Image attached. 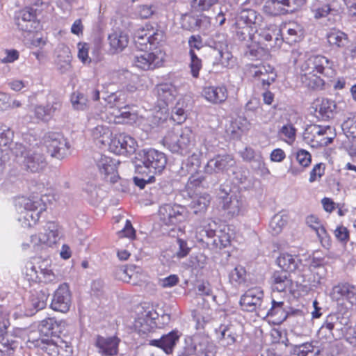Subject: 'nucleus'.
<instances>
[{
    "instance_id": "obj_1",
    "label": "nucleus",
    "mask_w": 356,
    "mask_h": 356,
    "mask_svg": "<svg viewBox=\"0 0 356 356\" xmlns=\"http://www.w3.org/2000/svg\"><path fill=\"white\" fill-rule=\"evenodd\" d=\"M47 198V195H44L35 196L32 198L22 197L19 200L17 206L19 213L18 220L22 227H29L36 224L41 213L47 209L45 200Z\"/></svg>"
},
{
    "instance_id": "obj_2",
    "label": "nucleus",
    "mask_w": 356,
    "mask_h": 356,
    "mask_svg": "<svg viewBox=\"0 0 356 356\" xmlns=\"http://www.w3.org/2000/svg\"><path fill=\"white\" fill-rule=\"evenodd\" d=\"M192 129L188 127L169 131L163 139V145L171 152L185 156L188 154L195 143Z\"/></svg>"
},
{
    "instance_id": "obj_3",
    "label": "nucleus",
    "mask_w": 356,
    "mask_h": 356,
    "mask_svg": "<svg viewBox=\"0 0 356 356\" xmlns=\"http://www.w3.org/2000/svg\"><path fill=\"white\" fill-rule=\"evenodd\" d=\"M291 58L304 74L315 71L320 74H328V71L332 70V63L323 56H312L300 49H294L291 52Z\"/></svg>"
},
{
    "instance_id": "obj_4",
    "label": "nucleus",
    "mask_w": 356,
    "mask_h": 356,
    "mask_svg": "<svg viewBox=\"0 0 356 356\" xmlns=\"http://www.w3.org/2000/svg\"><path fill=\"white\" fill-rule=\"evenodd\" d=\"M136 159V170L142 174L160 173L167 163L165 154L154 149H143L139 151Z\"/></svg>"
},
{
    "instance_id": "obj_5",
    "label": "nucleus",
    "mask_w": 356,
    "mask_h": 356,
    "mask_svg": "<svg viewBox=\"0 0 356 356\" xmlns=\"http://www.w3.org/2000/svg\"><path fill=\"white\" fill-rule=\"evenodd\" d=\"M11 151L15 156L16 161L32 172H39L46 165L44 155L33 149H27L21 143H15Z\"/></svg>"
},
{
    "instance_id": "obj_6",
    "label": "nucleus",
    "mask_w": 356,
    "mask_h": 356,
    "mask_svg": "<svg viewBox=\"0 0 356 356\" xmlns=\"http://www.w3.org/2000/svg\"><path fill=\"white\" fill-rule=\"evenodd\" d=\"M24 278L31 282L55 283L57 277L54 273L48 259L42 260L38 266L32 262H27L24 269Z\"/></svg>"
},
{
    "instance_id": "obj_7",
    "label": "nucleus",
    "mask_w": 356,
    "mask_h": 356,
    "mask_svg": "<svg viewBox=\"0 0 356 356\" xmlns=\"http://www.w3.org/2000/svg\"><path fill=\"white\" fill-rule=\"evenodd\" d=\"M261 16L252 9H243L238 13L235 25L238 29L237 33L241 35L242 40H245L246 36L250 38L251 32L261 22Z\"/></svg>"
},
{
    "instance_id": "obj_8",
    "label": "nucleus",
    "mask_w": 356,
    "mask_h": 356,
    "mask_svg": "<svg viewBox=\"0 0 356 356\" xmlns=\"http://www.w3.org/2000/svg\"><path fill=\"white\" fill-rule=\"evenodd\" d=\"M267 300H264V292L259 288L248 290L240 300V304L245 311L256 312L257 316L264 317Z\"/></svg>"
},
{
    "instance_id": "obj_9",
    "label": "nucleus",
    "mask_w": 356,
    "mask_h": 356,
    "mask_svg": "<svg viewBox=\"0 0 356 356\" xmlns=\"http://www.w3.org/2000/svg\"><path fill=\"white\" fill-rule=\"evenodd\" d=\"M44 143L52 157L62 159L68 154L70 145L67 139L59 132L47 133L44 136Z\"/></svg>"
},
{
    "instance_id": "obj_10",
    "label": "nucleus",
    "mask_w": 356,
    "mask_h": 356,
    "mask_svg": "<svg viewBox=\"0 0 356 356\" xmlns=\"http://www.w3.org/2000/svg\"><path fill=\"white\" fill-rule=\"evenodd\" d=\"M164 54L160 49L154 52L138 51L134 55L133 63L143 70H153L162 65Z\"/></svg>"
},
{
    "instance_id": "obj_11",
    "label": "nucleus",
    "mask_w": 356,
    "mask_h": 356,
    "mask_svg": "<svg viewBox=\"0 0 356 356\" xmlns=\"http://www.w3.org/2000/svg\"><path fill=\"white\" fill-rule=\"evenodd\" d=\"M165 33L159 28H154L150 24L138 29L134 33V40L136 44L143 45L149 43L156 46L163 42Z\"/></svg>"
},
{
    "instance_id": "obj_12",
    "label": "nucleus",
    "mask_w": 356,
    "mask_h": 356,
    "mask_svg": "<svg viewBox=\"0 0 356 356\" xmlns=\"http://www.w3.org/2000/svg\"><path fill=\"white\" fill-rule=\"evenodd\" d=\"M108 145L111 152L119 155L131 154L135 152L137 147L136 140L125 134L115 135L111 138Z\"/></svg>"
},
{
    "instance_id": "obj_13",
    "label": "nucleus",
    "mask_w": 356,
    "mask_h": 356,
    "mask_svg": "<svg viewBox=\"0 0 356 356\" xmlns=\"http://www.w3.org/2000/svg\"><path fill=\"white\" fill-rule=\"evenodd\" d=\"M159 216L164 225H176L186 219V209L178 204H163L159 208Z\"/></svg>"
},
{
    "instance_id": "obj_14",
    "label": "nucleus",
    "mask_w": 356,
    "mask_h": 356,
    "mask_svg": "<svg viewBox=\"0 0 356 356\" xmlns=\"http://www.w3.org/2000/svg\"><path fill=\"white\" fill-rule=\"evenodd\" d=\"M71 303L72 296L68 285L65 283L60 284L53 295L51 308L56 312L66 313L69 311Z\"/></svg>"
},
{
    "instance_id": "obj_15",
    "label": "nucleus",
    "mask_w": 356,
    "mask_h": 356,
    "mask_svg": "<svg viewBox=\"0 0 356 356\" xmlns=\"http://www.w3.org/2000/svg\"><path fill=\"white\" fill-rule=\"evenodd\" d=\"M235 164L234 157L231 154H218L208 161L204 166V172L208 175L224 172Z\"/></svg>"
},
{
    "instance_id": "obj_16",
    "label": "nucleus",
    "mask_w": 356,
    "mask_h": 356,
    "mask_svg": "<svg viewBox=\"0 0 356 356\" xmlns=\"http://www.w3.org/2000/svg\"><path fill=\"white\" fill-rule=\"evenodd\" d=\"M37 9L26 8L18 12L15 16V22L17 29L22 32H32L38 26L36 20Z\"/></svg>"
},
{
    "instance_id": "obj_17",
    "label": "nucleus",
    "mask_w": 356,
    "mask_h": 356,
    "mask_svg": "<svg viewBox=\"0 0 356 356\" xmlns=\"http://www.w3.org/2000/svg\"><path fill=\"white\" fill-rule=\"evenodd\" d=\"M248 70L250 75L254 79L255 81H260L263 87L270 86L276 77L273 67L269 65H251Z\"/></svg>"
},
{
    "instance_id": "obj_18",
    "label": "nucleus",
    "mask_w": 356,
    "mask_h": 356,
    "mask_svg": "<svg viewBox=\"0 0 356 356\" xmlns=\"http://www.w3.org/2000/svg\"><path fill=\"white\" fill-rule=\"evenodd\" d=\"M117 164L116 160L105 155H102L97 162V165L104 179L111 183H115L119 179L116 170Z\"/></svg>"
},
{
    "instance_id": "obj_19",
    "label": "nucleus",
    "mask_w": 356,
    "mask_h": 356,
    "mask_svg": "<svg viewBox=\"0 0 356 356\" xmlns=\"http://www.w3.org/2000/svg\"><path fill=\"white\" fill-rule=\"evenodd\" d=\"M60 231L58 225L54 222H49L44 227V232L39 235L38 237L36 236H31V242L35 244L38 241L40 243L45 244L48 246H52L56 244L60 239Z\"/></svg>"
},
{
    "instance_id": "obj_20",
    "label": "nucleus",
    "mask_w": 356,
    "mask_h": 356,
    "mask_svg": "<svg viewBox=\"0 0 356 356\" xmlns=\"http://www.w3.org/2000/svg\"><path fill=\"white\" fill-rule=\"evenodd\" d=\"M95 118L90 117L86 126L88 131L90 132L91 137L97 143L106 145L108 144L111 138L112 132L108 127L97 124H95Z\"/></svg>"
},
{
    "instance_id": "obj_21",
    "label": "nucleus",
    "mask_w": 356,
    "mask_h": 356,
    "mask_svg": "<svg viewBox=\"0 0 356 356\" xmlns=\"http://www.w3.org/2000/svg\"><path fill=\"white\" fill-rule=\"evenodd\" d=\"M222 192L225 193V195L221 196L222 209L232 217L242 214L245 210V202L243 198L236 195L229 196L224 190H222Z\"/></svg>"
},
{
    "instance_id": "obj_22",
    "label": "nucleus",
    "mask_w": 356,
    "mask_h": 356,
    "mask_svg": "<svg viewBox=\"0 0 356 356\" xmlns=\"http://www.w3.org/2000/svg\"><path fill=\"white\" fill-rule=\"evenodd\" d=\"M331 298L335 301L347 300L350 305H356V292L353 286L347 283L333 287Z\"/></svg>"
},
{
    "instance_id": "obj_23",
    "label": "nucleus",
    "mask_w": 356,
    "mask_h": 356,
    "mask_svg": "<svg viewBox=\"0 0 356 356\" xmlns=\"http://www.w3.org/2000/svg\"><path fill=\"white\" fill-rule=\"evenodd\" d=\"M120 341V339L116 337L98 336L95 341V346L99 353L106 356H113L118 353Z\"/></svg>"
},
{
    "instance_id": "obj_24",
    "label": "nucleus",
    "mask_w": 356,
    "mask_h": 356,
    "mask_svg": "<svg viewBox=\"0 0 356 356\" xmlns=\"http://www.w3.org/2000/svg\"><path fill=\"white\" fill-rule=\"evenodd\" d=\"M110 51L113 54L122 51L129 44V35L120 29L113 30L108 36Z\"/></svg>"
},
{
    "instance_id": "obj_25",
    "label": "nucleus",
    "mask_w": 356,
    "mask_h": 356,
    "mask_svg": "<svg viewBox=\"0 0 356 356\" xmlns=\"http://www.w3.org/2000/svg\"><path fill=\"white\" fill-rule=\"evenodd\" d=\"M179 339V336L175 331H172L168 334L163 335L159 339L149 341V345L156 346L162 349L165 353L170 354Z\"/></svg>"
},
{
    "instance_id": "obj_26",
    "label": "nucleus",
    "mask_w": 356,
    "mask_h": 356,
    "mask_svg": "<svg viewBox=\"0 0 356 356\" xmlns=\"http://www.w3.org/2000/svg\"><path fill=\"white\" fill-rule=\"evenodd\" d=\"M291 279L288 272L275 271L271 277V288L273 291L283 292L290 289Z\"/></svg>"
},
{
    "instance_id": "obj_27",
    "label": "nucleus",
    "mask_w": 356,
    "mask_h": 356,
    "mask_svg": "<svg viewBox=\"0 0 356 356\" xmlns=\"http://www.w3.org/2000/svg\"><path fill=\"white\" fill-rule=\"evenodd\" d=\"M316 112L318 113V117L321 120H327L333 118L337 113V105L332 100L323 99L316 105Z\"/></svg>"
},
{
    "instance_id": "obj_28",
    "label": "nucleus",
    "mask_w": 356,
    "mask_h": 356,
    "mask_svg": "<svg viewBox=\"0 0 356 356\" xmlns=\"http://www.w3.org/2000/svg\"><path fill=\"white\" fill-rule=\"evenodd\" d=\"M271 307L268 308V302H267L265 307V314L263 318L266 317H275L277 323H282L288 317V312H286L283 306L284 302L282 301L277 302L274 299L271 301Z\"/></svg>"
},
{
    "instance_id": "obj_29",
    "label": "nucleus",
    "mask_w": 356,
    "mask_h": 356,
    "mask_svg": "<svg viewBox=\"0 0 356 356\" xmlns=\"http://www.w3.org/2000/svg\"><path fill=\"white\" fill-rule=\"evenodd\" d=\"M306 223L310 228L316 232V236L323 245H325L323 244L324 243L328 244V234L319 218L316 216H308L306 218Z\"/></svg>"
},
{
    "instance_id": "obj_30",
    "label": "nucleus",
    "mask_w": 356,
    "mask_h": 356,
    "mask_svg": "<svg viewBox=\"0 0 356 356\" xmlns=\"http://www.w3.org/2000/svg\"><path fill=\"white\" fill-rule=\"evenodd\" d=\"M120 96L118 91L112 92L109 90H95L94 99L95 100L102 99V102H101L102 104H104L105 106L113 108L119 106L121 99Z\"/></svg>"
},
{
    "instance_id": "obj_31",
    "label": "nucleus",
    "mask_w": 356,
    "mask_h": 356,
    "mask_svg": "<svg viewBox=\"0 0 356 356\" xmlns=\"http://www.w3.org/2000/svg\"><path fill=\"white\" fill-rule=\"evenodd\" d=\"M328 43L333 48H344L348 44V35L338 29H332L326 35Z\"/></svg>"
},
{
    "instance_id": "obj_32",
    "label": "nucleus",
    "mask_w": 356,
    "mask_h": 356,
    "mask_svg": "<svg viewBox=\"0 0 356 356\" xmlns=\"http://www.w3.org/2000/svg\"><path fill=\"white\" fill-rule=\"evenodd\" d=\"M339 317L337 314H330L327 316L326 320L322 325L319 330V334L323 335L328 340L331 341L334 337L332 330L337 327L338 330L341 329L339 322Z\"/></svg>"
},
{
    "instance_id": "obj_33",
    "label": "nucleus",
    "mask_w": 356,
    "mask_h": 356,
    "mask_svg": "<svg viewBox=\"0 0 356 356\" xmlns=\"http://www.w3.org/2000/svg\"><path fill=\"white\" fill-rule=\"evenodd\" d=\"M332 131V127L330 126H320L313 124L309 126L303 134V138L305 141L309 145L311 143H315L316 140H320L321 134H326V131Z\"/></svg>"
},
{
    "instance_id": "obj_34",
    "label": "nucleus",
    "mask_w": 356,
    "mask_h": 356,
    "mask_svg": "<svg viewBox=\"0 0 356 356\" xmlns=\"http://www.w3.org/2000/svg\"><path fill=\"white\" fill-rule=\"evenodd\" d=\"M285 38L289 44H293L300 41L304 35V30L302 26L298 23L292 22L285 25Z\"/></svg>"
},
{
    "instance_id": "obj_35",
    "label": "nucleus",
    "mask_w": 356,
    "mask_h": 356,
    "mask_svg": "<svg viewBox=\"0 0 356 356\" xmlns=\"http://www.w3.org/2000/svg\"><path fill=\"white\" fill-rule=\"evenodd\" d=\"M211 197L207 193L196 195L193 197L190 203V207L193 209L194 213H204L210 204Z\"/></svg>"
},
{
    "instance_id": "obj_36",
    "label": "nucleus",
    "mask_w": 356,
    "mask_h": 356,
    "mask_svg": "<svg viewBox=\"0 0 356 356\" xmlns=\"http://www.w3.org/2000/svg\"><path fill=\"white\" fill-rule=\"evenodd\" d=\"M277 265L282 271L293 272L298 266L299 259L288 253H282L277 259Z\"/></svg>"
},
{
    "instance_id": "obj_37",
    "label": "nucleus",
    "mask_w": 356,
    "mask_h": 356,
    "mask_svg": "<svg viewBox=\"0 0 356 356\" xmlns=\"http://www.w3.org/2000/svg\"><path fill=\"white\" fill-rule=\"evenodd\" d=\"M286 0H268L264 6L266 13L271 15H279L289 13L286 8Z\"/></svg>"
},
{
    "instance_id": "obj_38",
    "label": "nucleus",
    "mask_w": 356,
    "mask_h": 356,
    "mask_svg": "<svg viewBox=\"0 0 356 356\" xmlns=\"http://www.w3.org/2000/svg\"><path fill=\"white\" fill-rule=\"evenodd\" d=\"M220 225L216 220L212 219H207L204 220L202 225L197 228V232H198L201 236H206L208 238H213L220 231Z\"/></svg>"
},
{
    "instance_id": "obj_39",
    "label": "nucleus",
    "mask_w": 356,
    "mask_h": 356,
    "mask_svg": "<svg viewBox=\"0 0 356 356\" xmlns=\"http://www.w3.org/2000/svg\"><path fill=\"white\" fill-rule=\"evenodd\" d=\"M303 87L307 89H320L324 85L323 80L314 73L304 74L301 76Z\"/></svg>"
},
{
    "instance_id": "obj_40",
    "label": "nucleus",
    "mask_w": 356,
    "mask_h": 356,
    "mask_svg": "<svg viewBox=\"0 0 356 356\" xmlns=\"http://www.w3.org/2000/svg\"><path fill=\"white\" fill-rule=\"evenodd\" d=\"M312 12L316 19H321L327 17L329 14H332L335 10L331 8V6L328 3H323L320 1H315L312 6Z\"/></svg>"
},
{
    "instance_id": "obj_41",
    "label": "nucleus",
    "mask_w": 356,
    "mask_h": 356,
    "mask_svg": "<svg viewBox=\"0 0 356 356\" xmlns=\"http://www.w3.org/2000/svg\"><path fill=\"white\" fill-rule=\"evenodd\" d=\"M295 353L298 356H318L320 353L319 347L313 342H307L296 346Z\"/></svg>"
},
{
    "instance_id": "obj_42",
    "label": "nucleus",
    "mask_w": 356,
    "mask_h": 356,
    "mask_svg": "<svg viewBox=\"0 0 356 356\" xmlns=\"http://www.w3.org/2000/svg\"><path fill=\"white\" fill-rule=\"evenodd\" d=\"M287 223V217L281 213L275 214L271 219L269 227L272 234H280Z\"/></svg>"
},
{
    "instance_id": "obj_43",
    "label": "nucleus",
    "mask_w": 356,
    "mask_h": 356,
    "mask_svg": "<svg viewBox=\"0 0 356 356\" xmlns=\"http://www.w3.org/2000/svg\"><path fill=\"white\" fill-rule=\"evenodd\" d=\"M202 95L213 104L222 103L227 98V90H202Z\"/></svg>"
},
{
    "instance_id": "obj_44",
    "label": "nucleus",
    "mask_w": 356,
    "mask_h": 356,
    "mask_svg": "<svg viewBox=\"0 0 356 356\" xmlns=\"http://www.w3.org/2000/svg\"><path fill=\"white\" fill-rule=\"evenodd\" d=\"M229 282L234 286L244 284L246 280V271L242 266H236L229 275Z\"/></svg>"
},
{
    "instance_id": "obj_45",
    "label": "nucleus",
    "mask_w": 356,
    "mask_h": 356,
    "mask_svg": "<svg viewBox=\"0 0 356 356\" xmlns=\"http://www.w3.org/2000/svg\"><path fill=\"white\" fill-rule=\"evenodd\" d=\"M281 30L277 29L275 26H271L267 29L261 30L259 33L261 40L270 42L273 38L275 37V45L280 44L282 40L278 38L280 35Z\"/></svg>"
},
{
    "instance_id": "obj_46",
    "label": "nucleus",
    "mask_w": 356,
    "mask_h": 356,
    "mask_svg": "<svg viewBox=\"0 0 356 356\" xmlns=\"http://www.w3.org/2000/svg\"><path fill=\"white\" fill-rule=\"evenodd\" d=\"M296 129L291 124L283 125L278 131V136L289 144H291L296 139Z\"/></svg>"
},
{
    "instance_id": "obj_47",
    "label": "nucleus",
    "mask_w": 356,
    "mask_h": 356,
    "mask_svg": "<svg viewBox=\"0 0 356 356\" xmlns=\"http://www.w3.org/2000/svg\"><path fill=\"white\" fill-rule=\"evenodd\" d=\"M71 103L74 109L83 110L86 108L88 103V98L81 90H76L71 95Z\"/></svg>"
},
{
    "instance_id": "obj_48",
    "label": "nucleus",
    "mask_w": 356,
    "mask_h": 356,
    "mask_svg": "<svg viewBox=\"0 0 356 356\" xmlns=\"http://www.w3.org/2000/svg\"><path fill=\"white\" fill-rule=\"evenodd\" d=\"M18 342L8 336H2L0 338V353L3 355H10L17 348Z\"/></svg>"
},
{
    "instance_id": "obj_49",
    "label": "nucleus",
    "mask_w": 356,
    "mask_h": 356,
    "mask_svg": "<svg viewBox=\"0 0 356 356\" xmlns=\"http://www.w3.org/2000/svg\"><path fill=\"white\" fill-rule=\"evenodd\" d=\"M157 105L156 108H167L168 104L172 102L175 97V95L172 90H157Z\"/></svg>"
},
{
    "instance_id": "obj_50",
    "label": "nucleus",
    "mask_w": 356,
    "mask_h": 356,
    "mask_svg": "<svg viewBox=\"0 0 356 356\" xmlns=\"http://www.w3.org/2000/svg\"><path fill=\"white\" fill-rule=\"evenodd\" d=\"M219 330L221 334L220 341L222 345L229 346L235 342V334L232 330L231 327L222 325L220 326Z\"/></svg>"
},
{
    "instance_id": "obj_51",
    "label": "nucleus",
    "mask_w": 356,
    "mask_h": 356,
    "mask_svg": "<svg viewBox=\"0 0 356 356\" xmlns=\"http://www.w3.org/2000/svg\"><path fill=\"white\" fill-rule=\"evenodd\" d=\"M218 1V0H192L191 6L195 11H205L209 10Z\"/></svg>"
},
{
    "instance_id": "obj_52",
    "label": "nucleus",
    "mask_w": 356,
    "mask_h": 356,
    "mask_svg": "<svg viewBox=\"0 0 356 356\" xmlns=\"http://www.w3.org/2000/svg\"><path fill=\"white\" fill-rule=\"evenodd\" d=\"M21 103L18 100H11L10 97L6 92L0 91V111H5L10 108L19 107Z\"/></svg>"
},
{
    "instance_id": "obj_53",
    "label": "nucleus",
    "mask_w": 356,
    "mask_h": 356,
    "mask_svg": "<svg viewBox=\"0 0 356 356\" xmlns=\"http://www.w3.org/2000/svg\"><path fill=\"white\" fill-rule=\"evenodd\" d=\"M334 136L335 134L332 128V131H326V134H321L320 140L318 139L315 143H311L310 146L316 148L327 146L332 142Z\"/></svg>"
},
{
    "instance_id": "obj_54",
    "label": "nucleus",
    "mask_w": 356,
    "mask_h": 356,
    "mask_svg": "<svg viewBox=\"0 0 356 356\" xmlns=\"http://www.w3.org/2000/svg\"><path fill=\"white\" fill-rule=\"evenodd\" d=\"M63 56L60 55L58 56L57 65L62 72H65L71 67V56L67 48L63 49Z\"/></svg>"
},
{
    "instance_id": "obj_55",
    "label": "nucleus",
    "mask_w": 356,
    "mask_h": 356,
    "mask_svg": "<svg viewBox=\"0 0 356 356\" xmlns=\"http://www.w3.org/2000/svg\"><path fill=\"white\" fill-rule=\"evenodd\" d=\"M13 132L6 125L0 123V146H6L12 141Z\"/></svg>"
},
{
    "instance_id": "obj_56",
    "label": "nucleus",
    "mask_w": 356,
    "mask_h": 356,
    "mask_svg": "<svg viewBox=\"0 0 356 356\" xmlns=\"http://www.w3.org/2000/svg\"><path fill=\"white\" fill-rule=\"evenodd\" d=\"M297 162L302 168L308 167L312 162V156L308 151L303 149H298L296 154Z\"/></svg>"
},
{
    "instance_id": "obj_57",
    "label": "nucleus",
    "mask_w": 356,
    "mask_h": 356,
    "mask_svg": "<svg viewBox=\"0 0 356 356\" xmlns=\"http://www.w3.org/2000/svg\"><path fill=\"white\" fill-rule=\"evenodd\" d=\"M179 105L180 103L178 102L171 113V119L177 124L183 123L187 118L184 109Z\"/></svg>"
},
{
    "instance_id": "obj_58",
    "label": "nucleus",
    "mask_w": 356,
    "mask_h": 356,
    "mask_svg": "<svg viewBox=\"0 0 356 356\" xmlns=\"http://www.w3.org/2000/svg\"><path fill=\"white\" fill-rule=\"evenodd\" d=\"M241 155L243 160L246 161H256L260 165L262 161V157L260 154H257L254 150L250 147H245L241 152Z\"/></svg>"
},
{
    "instance_id": "obj_59",
    "label": "nucleus",
    "mask_w": 356,
    "mask_h": 356,
    "mask_svg": "<svg viewBox=\"0 0 356 356\" xmlns=\"http://www.w3.org/2000/svg\"><path fill=\"white\" fill-rule=\"evenodd\" d=\"M47 296L44 293H38L31 299V305L37 311L42 309L47 305Z\"/></svg>"
},
{
    "instance_id": "obj_60",
    "label": "nucleus",
    "mask_w": 356,
    "mask_h": 356,
    "mask_svg": "<svg viewBox=\"0 0 356 356\" xmlns=\"http://www.w3.org/2000/svg\"><path fill=\"white\" fill-rule=\"evenodd\" d=\"M33 113L37 120L47 121L51 115V108L41 106H35Z\"/></svg>"
},
{
    "instance_id": "obj_61",
    "label": "nucleus",
    "mask_w": 356,
    "mask_h": 356,
    "mask_svg": "<svg viewBox=\"0 0 356 356\" xmlns=\"http://www.w3.org/2000/svg\"><path fill=\"white\" fill-rule=\"evenodd\" d=\"M189 54H190V56H191L190 67L191 69L192 75L194 77H197L198 74H199V71L200 70V69L202 67L201 60L195 55L193 50H191Z\"/></svg>"
},
{
    "instance_id": "obj_62",
    "label": "nucleus",
    "mask_w": 356,
    "mask_h": 356,
    "mask_svg": "<svg viewBox=\"0 0 356 356\" xmlns=\"http://www.w3.org/2000/svg\"><path fill=\"white\" fill-rule=\"evenodd\" d=\"M135 327L140 335H145L151 332L153 327L148 323V320L139 318L136 321Z\"/></svg>"
},
{
    "instance_id": "obj_63",
    "label": "nucleus",
    "mask_w": 356,
    "mask_h": 356,
    "mask_svg": "<svg viewBox=\"0 0 356 356\" xmlns=\"http://www.w3.org/2000/svg\"><path fill=\"white\" fill-rule=\"evenodd\" d=\"M325 164L319 163L316 164L310 172L309 181L312 183L316 181V178H321L325 173Z\"/></svg>"
},
{
    "instance_id": "obj_64",
    "label": "nucleus",
    "mask_w": 356,
    "mask_h": 356,
    "mask_svg": "<svg viewBox=\"0 0 356 356\" xmlns=\"http://www.w3.org/2000/svg\"><path fill=\"white\" fill-rule=\"evenodd\" d=\"M343 129L348 136L356 138V120L348 119L343 122Z\"/></svg>"
}]
</instances>
